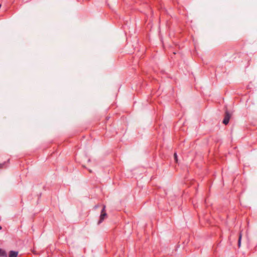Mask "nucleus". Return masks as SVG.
Wrapping results in <instances>:
<instances>
[{"mask_svg":"<svg viewBox=\"0 0 257 257\" xmlns=\"http://www.w3.org/2000/svg\"><path fill=\"white\" fill-rule=\"evenodd\" d=\"M1 229H2V227H1V226H0V230H1Z\"/></svg>","mask_w":257,"mask_h":257,"instance_id":"nucleus-8","label":"nucleus"},{"mask_svg":"<svg viewBox=\"0 0 257 257\" xmlns=\"http://www.w3.org/2000/svg\"><path fill=\"white\" fill-rule=\"evenodd\" d=\"M174 159L175 160L176 162H177L178 160H177V155L176 153L174 154Z\"/></svg>","mask_w":257,"mask_h":257,"instance_id":"nucleus-6","label":"nucleus"},{"mask_svg":"<svg viewBox=\"0 0 257 257\" xmlns=\"http://www.w3.org/2000/svg\"><path fill=\"white\" fill-rule=\"evenodd\" d=\"M241 239V234H239V238H238V246L239 247L240 246Z\"/></svg>","mask_w":257,"mask_h":257,"instance_id":"nucleus-5","label":"nucleus"},{"mask_svg":"<svg viewBox=\"0 0 257 257\" xmlns=\"http://www.w3.org/2000/svg\"><path fill=\"white\" fill-rule=\"evenodd\" d=\"M3 165V164H0V168H2Z\"/></svg>","mask_w":257,"mask_h":257,"instance_id":"nucleus-7","label":"nucleus"},{"mask_svg":"<svg viewBox=\"0 0 257 257\" xmlns=\"http://www.w3.org/2000/svg\"><path fill=\"white\" fill-rule=\"evenodd\" d=\"M0 256L2 257H7V254L5 250L0 249Z\"/></svg>","mask_w":257,"mask_h":257,"instance_id":"nucleus-4","label":"nucleus"},{"mask_svg":"<svg viewBox=\"0 0 257 257\" xmlns=\"http://www.w3.org/2000/svg\"><path fill=\"white\" fill-rule=\"evenodd\" d=\"M105 206L104 205L103 207V209L101 211V215L100 216V219H99V221H98V224L102 222L103 221V220L104 219V218H105V217L106 216V213L105 211Z\"/></svg>","mask_w":257,"mask_h":257,"instance_id":"nucleus-1","label":"nucleus"},{"mask_svg":"<svg viewBox=\"0 0 257 257\" xmlns=\"http://www.w3.org/2000/svg\"><path fill=\"white\" fill-rule=\"evenodd\" d=\"M18 254V251L11 250L9 252V257H17Z\"/></svg>","mask_w":257,"mask_h":257,"instance_id":"nucleus-3","label":"nucleus"},{"mask_svg":"<svg viewBox=\"0 0 257 257\" xmlns=\"http://www.w3.org/2000/svg\"><path fill=\"white\" fill-rule=\"evenodd\" d=\"M231 117V113H226L224 118L223 120V123L226 125L228 123L229 119Z\"/></svg>","mask_w":257,"mask_h":257,"instance_id":"nucleus-2","label":"nucleus"}]
</instances>
